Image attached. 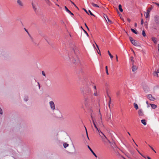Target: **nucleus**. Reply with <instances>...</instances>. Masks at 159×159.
Masks as SVG:
<instances>
[{"mask_svg":"<svg viewBox=\"0 0 159 159\" xmlns=\"http://www.w3.org/2000/svg\"><path fill=\"white\" fill-rule=\"evenodd\" d=\"M83 9L88 14H89L87 11L85 9L83 8Z\"/></svg>","mask_w":159,"mask_h":159,"instance_id":"obj_50","label":"nucleus"},{"mask_svg":"<svg viewBox=\"0 0 159 159\" xmlns=\"http://www.w3.org/2000/svg\"><path fill=\"white\" fill-rule=\"evenodd\" d=\"M156 5H157L158 7H159V3H156Z\"/></svg>","mask_w":159,"mask_h":159,"instance_id":"obj_64","label":"nucleus"},{"mask_svg":"<svg viewBox=\"0 0 159 159\" xmlns=\"http://www.w3.org/2000/svg\"><path fill=\"white\" fill-rule=\"evenodd\" d=\"M129 39L131 43H132L133 41L134 42V39L132 37H129Z\"/></svg>","mask_w":159,"mask_h":159,"instance_id":"obj_34","label":"nucleus"},{"mask_svg":"<svg viewBox=\"0 0 159 159\" xmlns=\"http://www.w3.org/2000/svg\"><path fill=\"white\" fill-rule=\"evenodd\" d=\"M116 61H118V56H117V55H116Z\"/></svg>","mask_w":159,"mask_h":159,"instance_id":"obj_54","label":"nucleus"},{"mask_svg":"<svg viewBox=\"0 0 159 159\" xmlns=\"http://www.w3.org/2000/svg\"><path fill=\"white\" fill-rule=\"evenodd\" d=\"M109 142L111 144V147L113 149L114 148L116 147L115 143L114 142L111 143L110 141H109Z\"/></svg>","mask_w":159,"mask_h":159,"instance_id":"obj_12","label":"nucleus"},{"mask_svg":"<svg viewBox=\"0 0 159 159\" xmlns=\"http://www.w3.org/2000/svg\"><path fill=\"white\" fill-rule=\"evenodd\" d=\"M100 136H101V138L102 139V141L103 142H106L107 140L109 141V140L108 139L107 137H106L105 135H104V136H102L100 134Z\"/></svg>","mask_w":159,"mask_h":159,"instance_id":"obj_8","label":"nucleus"},{"mask_svg":"<svg viewBox=\"0 0 159 159\" xmlns=\"http://www.w3.org/2000/svg\"><path fill=\"white\" fill-rule=\"evenodd\" d=\"M108 53L109 55L111 58L112 59L113 57V56L111 54V53L109 51H108Z\"/></svg>","mask_w":159,"mask_h":159,"instance_id":"obj_31","label":"nucleus"},{"mask_svg":"<svg viewBox=\"0 0 159 159\" xmlns=\"http://www.w3.org/2000/svg\"><path fill=\"white\" fill-rule=\"evenodd\" d=\"M111 119V114H110L109 116L108 115V119H107V121H109Z\"/></svg>","mask_w":159,"mask_h":159,"instance_id":"obj_39","label":"nucleus"},{"mask_svg":"<svg viewBox=\"0 0 159 159\" xmlns=\"http://www.w3.org/2000/svg\"><path fill=\"white\" fill-rule=\"evenodd\" d=\"M99 132L100 133H99V134H100L101 133V134H102V136H104V135H105L100 130H99Z\"/></svg>","mask_w":159,"mask_h":159,"instance_id":"obj_43","label":"nucleus"},{"mask_svg":"<svg viewBox=\"0 0 159 159\" xmlns=\"http://www.w3.org/2000/svg\"><path fill=\"white\" fill-rule=\"evenodd\" d=\"M106 73L107 74V75H108L109 73H108V70H106Z\"/></svg>","mask_w":159,"mask_h":159,"instance_id":"obj_56","label":"nucleus"},{"mask_svg":"<svg viewBox=\"0 0 159 159\" xmlns=\"http://www.w3.org/2000/svg\"><path fill=\"white\" fill-rule=\"evenodd\" d=\"M115 153L116 154V155H118L119 154V152L120 151V149L117 146L114 148L113 149Z\"/></svg>","mask_w":159,"mask_h":159,"instance_id":"obj_3","label":"nucleus"},{"mask_svg":"<svg viewBox=\"0 0 159 159\" xmlns=\"http://www.w3.org/2000/svg\"><path fill=\"white\" fill-rule=\"evenodd\" d=\"M143 19H142L141 24L142 25H143Z\"/></svg>","mask_w":159,"mask_h":159,"instance_id":"obj_57","label":"nucleus"},{"mask_svg":"<svg viewBox=\"0 0 159 159\" xmlns=\"http://www.w3.org/2000/svg\"><path fill=\"white\" fill-rule=\"evenodd\" d=\"M42 75L43 76H44L46 78V74H45V72L44 71H42Z\"/></svg>","mask_w":159,"mask_h":159,"instance_id":"obj_36","label":"nucleus"},{"mask_svg":"<svg viewBox=\"0 0 159 159\" xmlns=\"http://www.w3.org/2000/svg\"><path fill=\"white\" fill-rule=\"evenodd\" d=\"M24 30L28 34H29V32L28 31V30L25 28H24Z\"/></svg>","mask_w":159,"mask_h":159,"instance_id":"obj_48","label":"nucleus"},{"mask_svg":"<svg viewBox=\"0 0 159 159\" xmlns=\"http://www.w3.org/2000/svg\"><path fill=\"white\" fill-rule=\"evenodd\" d=\"M69 145V144L66 143H65L63 144V146L65 148H66Z\"/></svg>","mask_w":159,"mask_h":159,"instance_id":"obj_32","label":"nucleus"},{"mask_svg":"<svg viewBox=\"0 0 159 159\" xmlns=\"http://www.w3.org/2000/svg\"><path fill=\"white\" fill-rule=\"evenodd\" d=\"M88 147L89 148V149L90 150V151L92 153V154L95 156V157H97V156L95 154V153L93 151V150L91 149V148H90V147L88 145Z\"/></svg>","mask_w":159,"mask_h":159,"instance_id":"obj_14","label":"nucleus"},{"mask_svg":"<svg viewBox=\"0 0 159 159\" xmlns=\"http://www.w3.org/2000/svg\"><path fill=\"white\" fill-rule=\"evenodd\" d=\"M142 34L143 37H145L146 36V33H145V31L144 30H143L142 31Z\"/></svg>","mask_w":159,"mask_h":159,"instance_id":"obj_33","label":"nucleus"},{"mask_svg":"<svg viewBox=\"0 0 159 159\" xmlns=\"http://www.w3.org/2000/svg\"><path fill=\"white\" fill-rule=\"evenodd\" d=\"M152 9V8H149L147 10V12H148L149 13Z\"/></svg>","mask_w":159,"mask_h":159,"instance_id":"obj_44","label":"nucleus"},{"mask_svg":"<svg viewBox=\"0 0 159 159\" xmlns=\"http://www.w3.org/2000/svg\"><path fill=\"white\" fill-rule=\"evenodd\" d=\"M28 35H29V36L30 37V38H31L32 37L31 36V35L30 34H29H29H28Z\"/></svg>","mask_w":159,"mask_h":159,"instance_id":"obj_62","label":"nucleus"},{"mask_svg":"<svg viewBox=\"0 0 159 159\" xmlns=\"http://www.w3.org/2000/svg\"><path fill=\"white\" fill-rule=\"evenodd\" d=\"M109 101L108 102V106L110 108V105L111 102V99L110 97H109Z\"/></svg>","mask_w":159,"mask_h":159,"instance_id":"obj_29","label":"nucleus"},{"mask_svg":"<svg viewBox=\"0 0 159 159\" xmlns=\"http://www.w3.org/2000/svg\"><path fill=\"white\" fill-rule=\"evenodd\" d=\"M137 24L136 23H135L134 24V26L135 27H136L137 26Z\"/></svg>","mask_w":159,"mask_h":159,"instance_id":"obj_63","label":"nucleus"},{"mask_svg":"<svg viewBox=\"0 0 159 159\" xmlns=\"http://www.w3.org/2000/svg\"><path fill=\"white\" fill-rule=\"evenodd\" d=\"M28 35H29V36L30 37V38H31L32 37L31 36V35L30 34H29H29H28Z\"/></svg>","mask_w":159,"mask_h":159,"instance_id":"obj_60","label":"nucleus"},{"mask_svg":"<svg viewBox=\"0 0 159 159\" xmlns=\"http://www.w3.org/2000/svg\"><path fill=\"white\" fill-rule=\"evenodd\" d=\"M154 21L156 23L157 25H159V16H156L154 17Z\"/></svg>","mask_w":159,"mask_h":159,"instance_id":"obj_5","label":"nucleus"},{"mask_svg":"<svg viewBox=\"0 0 159 159\" xmlns=\"http://www.w3.org/2000/svg\"><path fill=\"white\" fill-rule=\"evenodd\" d=\"M131 31L133 32L134 33V34H138V32L137 31H136L134 29H131Z\"/></svg>","mask_w":159,"mask_h":159,"instance_id":"obj_27","label":"nucleus"},{"mask_svg":"<svg viewBox=\"0 0 159 159\" xmlns=\"http://www.w3.org/2000/svg\"><path fill=\"white\" fill-rule=\"evenodd\" d=\"M151 105L152 108L153 109H155L157 108V105L154 104H151Z\"/></svg>","mask_w":159,"mask_h":159,"instance_id":"obj_26","label":"nucleus"},{"mask_svg":"<svg viewBox=\"0 0 159 159\" xmlns=\"http://www.w3.org/2000/svg\"><path fill=\"white\" fill-rule=\"evenodd\" d=\"M150 147V148L152 150H154L153 148L150 145H148Z\"/></svg>","mask_w":159,"mask_h":159,"instance_id":"obj_51","label":"nucleus"},{"mask_svg":"<svg viewBox=\"0 0 159 159\" xmlns=\"http://www.w3.org/2000/svg\"><path fill=\"white\" fill-rule=\"evenodd\" d=\"M96 45V47H97V48H98V50H99V52L98 51H97V52H98V53H100V50L99 49V47H98V46L97 44L95 43Z\"/></svg>","mask_w":159,"mask_h":159,"instance_id":"obj_37","label":"nucleus"},{"mask_svg":"<svg viewBox=\"0 0 159 159\" xmlns=\"http://www.w3.org/2000/svg\"><path fill=\"white\" fill-rule=\"evenodd\" d=\"M84 127H85V130H86V134H87L88 138V139H89V138L88 136V133H87V130L86 128V127L85 126H84Z\"/></svg>","mask_w":159,"mask_h":159,"instance_id":"obj_41","label":"nucleus"},{"mask_svg":"<svg viewBox=\"0 0 159 159\" xmlns=\"http://www.w3.org/2000/svg\"><path fill=\"white\" fill-rule=\"evenodd\" d=\"M90 3L91 4L93 7H99L97 4L94 3L93 2H91Z\"/></svg>","mask_w":159,"mask_h":159,"instance_id":"obj_21","label":"nucleus"},{"mask_svg":"<svg viewBox=\"0 0 159 159\" xmlns=\"http://www.w3.org/2000/svg\"><path fill=\"white\" fill-rule=\"evenodd\" d=\"M93 124L94 127L96 128V129L98 131V133H100L99 129L98 128L93 120Z\"/></svg>","mask_w":159,"mask_h":159,"instance_id":"obj_17","label":"nucleus"},{"mask_svg":"<svg viewBox=\"0 0 159 159\" xmlns=\"http://www.w3.org/2000/svg\"><path fill=\"white\" fill-rule=\"evenodd\" d=\"M0 114L1 115H2L3 114V112L2 110V109L0 107Z\"/></svg>","mask_w":159,"mask_h":159,"instance_id":"obj_45","label":"nucleus"},{"mask_svg":"<svg viewBox=\"0 0 159 159\" xmlns=\"http://www.w3.org/2000/svg\"><path fill=\"white\" fill-rule=\"evenodd\" d=\"M134 42L133 41L131 43L135 46H139L138 43L137 42V41L134 40Z\"/></svg>","mask_w":159,"mask_h":159,"instance_id":"obj_19","label":"nucleus"},{"mask_svg":"<svg viewBox=\"0 0 159 159\" xmlns=\"http://www.w3.org/2000/svg\"><path fill=\"white\" fill-rule=\"evenodd\" d=\"M141 123L143 124L144 125H146V120L144 119H143L141 120Z\"/></svg>","mask_w":159,"mask_h":159,"instance_id":"obj_25","label":"nucleus"},{"mask_svg":"<svg viewBox=\"0 0 159 159\" xmlns=\"http://www.w3.org/2000/svg\"><path fill=\"white\" fill-rule=\"evenodd\" d=\"M38 84L39 89H40V83L39 82H38Z\"/></svg>","mask_w":159,"mask_h":159,"instance_id":"obj_55","label":"nucleus"},{"mask_svg":"<svg viewBox=\"0 0 159 159\" xmlns=\"http://www.w3.org/2000/svg\"><path fill=\"white\" fill-rule=\"evenodd\" d=\"M70 2H71V3L73 4L74 5V6L75 7H76V5L72 1H71V0H70Z\"/></svg>","mask_w":159,"mask_h":159,"instance_id":"obj_49","label":"nucleus"},{"mask_svg":"<svg viewBox=\"0 0 159 159\" xmlns=\"http://www.w3.org/2000/svg\"><path fill=\"white\" fill-rule=\"evenodd\" d=\"M144 15L146 18H148L149 17V13L148 12H144Z\"/></svg>","mask_w":159,"mask_h":159,"instance_id":"obj_22","label":"nucleus"},{"mask_svg":"<svg viewBox=\"0 0 159 159\" xmlns=\"http://www.w3.org/2000/svg\"><path fill=\"white\" fill-rule=\"evenodd\" d=\"M147 97L151 101H154L155 100V98L153 97L151 94L148 95Z\"/></svg>","mask_w":159,"mask_h":159,"instance_id":"obj_6","label":"nucleus"},{"mask_svg":"<svg viewBox=\"0 0 159 159\" xmlns=\"http://www.w3.org/2000/svg\"><path fill=\"white\" fill-rule=\"evenodd\" d=\"M76 50H77H77H76V49H75V50H74V52H75V54H77V53H76Z\"/></svg>","mask_w":159,"mask_h":159,"instance_id":"obj_59","label":"nucleus"},{"mask_svg":"<svg viewBox=\"0 0 159 159\" xmlns=\"http://www.w3.org/2000/svg\"><path fill=\"white\" fill-rule=\"evenodd\" d=\"M152 40L154 43L156 44L157 43V39L156 38L154 37H152Z\"/></svg>","mask_w":159,"mask_h":159,"instance_id":"obj_18","label":"nucleus"},{"mask_svg":"<svg viewBox=\"0 0 159 159\" xmlns=\"http://www.w3.org/2000/svg\"><path fill=\"white\" fill-rule=\"evenodd\" d=\"M29 99V97L28 96L25 95L24 96V100L25 102H27Z\"/></svg>","mask_w":159,"mask_h":159,"instance_id":"obj_23","label":"nucleus"},{"mask_svg":"<svg viewBox=\"0 0 159 159\" xmlns=\"http://www.w3.org/2000/svg\"><path fill=\"white\" fill-rule=\"evenodd\" d=\"M70 61L73 64H76L80 63V60L77 57H73L70 58Z\"/></svg>","mask_w":159,"mask_h":159,"instance_id":"obj_2","label":"nucleus"},{"mask_svg":"<svg viewBox=\"0 0 159 159\" xmlns=\"http://www.w3.org/2000/svg\"><path fill=\"white\" fill-rule=\"evenodd\" d=\"M65 10L66 11L68 12V13H69V14H70V15H72V16H73L74 15V14L72 13L68 9V8H67V7L65 6Z\"/></svg>","mask_w":159,"mask_h":159,"instance_id":"obj_10","label":"nucleus"},{"mask_svg":"<svg viewBox=\"0 0 159 159\" xmlns=\"http://www.w3.org/2000/svg\"><path fill=\"white\" fill-rule=\"evenodd\" d=\"M95 96H98V95L97 94V90L96 91H94V93L93 94Z\"/></svg>","mask_w":159,"mask_h":159,"instance_id":"obj_38","label":"nucleus"},{"mask_svg":"<svg viewBox=\"0 0 159 159\" xmlns=\"http://www.w3.org/2000/svg\"><path fill=\"white\" fill-rule=\"evenodd\" d=\"M120 94V92L119 91H118L116 93V95L117 96H118Z\"/></svg>","mask_w":159,"mask_h":159,"instance_id":"obj_42","label":"nucleus"},{"mask_svg":"<svg viewBox=\"0 0 159 159\" xmlns=\"http://www.w3.org/2000/svg\"><path fill=\"white\" fill-rule=\"evenodd\" d=\"M159 73V69L157 70V71H155L153 73V75L155 76L158 77V73Z\"/></svg>","mask_w":159,"mask_h":159,"instance_id":"obj_13","label":"nucleus"},{"mask_svg":"<svg viewBox=\"0 0 159 159\" xmlns=\"http://www.w3.org/2000/svg\"><path fill=\"white\" fill-rule=\"evenodd\" d=\"M45 1L47 4L48 5L50 4L51 2L49 0H45Z\"/></svg>","mask_w":159,"mask_h":159,"instance_id":"obj_35","label":"nucleus"},{"mask_svg":"<svg viewBox=\"0 0 159 159\" xmlns=\"http://www.w3.org/2000/svg\"><path fill=\"white\" fill-rule=\"evenodd\" d=\"M89 102V100L88 98H85L84 104L86 106L88 105Z\"/></svg>","mask_w":159,"mask_h":159,"instance_id":"obj_15","label":"nucleus"},{"mask_svg":"<svg viewBox=\"0 0 159 159\" xmlns=\"http://www.w3.org/2000/svg\"><path fill=\"white\" fill-rule=\"evenodd\" d=\"M134 59V57H130V61H131L132 63V65H134V60H133Z\"/></svg>","mask_w":159,"mask_h":159,"instance_id":"obj_28","label":"nucleus"},{"mask_svg":"<svg viewBox=\"0 0 159 159\" xmlns=\"http://www.w3.org/2000/svg\"><path fill=\"white\" fill-rule=\"evenodd\" d=\"M28 35H29V36L30 37V38H31L32 37L31 36V35L30 34H29H29H28Z\"/></svg>","mask_w":159,"mask_h":159,"instance_id":"obj_61","label":"nucleus"},{"mask_svg":"<svg viewBox=\"0 0 159 159\" xmlns=\"http://www.w3.org/2000/svg\"><path fill=\"white\" fill-rule=\"evenodd\" d=\"M134 108H135V109L136 110H137L139 108L138 105L137 104H136V103H134Z\"/></svg>","mask_w":159,"mask_h":159,"instance_id":"obj_30","label":"nucleus"},{"mask_svg":"<svg viewBox=\"0 0 159 159\" xmlns=\"http://www.w3.org/2000/svg\"><path fill=\"white\" fill-rule=\"evenodd\" d=\"M17 3L20 6L23 7V6L22 2L20 0H17Z\"/></svg>","mask_w":159,"mask_h":159,"instance_id":"obj_20","label":"nucleus"},{"mask_svg":"<svg viewBox=\"0 0 159 159\" xmlns=\"http://www.w3.org/2000/svg\"><path fill=\"white\" fill-rule=\"evenodd\" d=\"M84 25H85V26H86V27L87 28V30H89V28H88V26H87L86 23H85L84 24Z\"/></svg>","mask_w":159,"mask_h":159,"instance_id":"obj_47","label":"nucleus"},{"mask_svg":"<svg viewBox=\"0 0 159 159\" xmlns=\"http://www.w3.org/2000/svg\"><path fill=\"white\" fill-rule=\"evenodd\" d=\"M84 31L85 33L88 36H89V34L88 33H87V32L84 30H83Z\"/></svg>","mask_w":159,"mask_h":159,"instance_id":"obj_46","label":"nucleus"},{"mask_svg":"<svg viewBox=\"0 0 159 159\" xmlns=\"http://www.w3.org/2000/svg\"><path fill=\"white\" fill-rule=\"evenodd\" d=\"M0 57L2 59L8 60L11 57V55L9 52L6 50H2L1 52Z\"/></svg>","mask_w":159,"mask_h":159,"instance_id":"obj_1","label":"nucleus"},{"mask_svg":"<svg viewBox=\"0 0 159 159\" xmlns=\"http://www.w3.org/2000/svg\"><path fill=\"white\" fill-rule=\"evenodd\" d=\"M137 69V68L134 65L132 67V69L133 72H134Z\"/></svg>","mask_w":159,"mask_h":159,"instance_id":"obj_16","label":"nucleus"},{"mask_svg":"<svg viewBox=\"0 0 159 159\" xmlns=\"http://www.w3.org/2000/svg\"><path fill=\"white\" fill-rule=\"evenodd\" d=\"M89 12L90 14V15H91V16H95V15H93L92 13V12H91V11L90 10H89Z\"/></svg>","mask_w":159,"mask_h":159,"instance_id":"obj_40","label":"nucleus"},{"mask_svg":"<svg viewBox=\"0 0 159 159\" xmlns=\"http://www.w3.org/2000/svg\"><path fill=\"white\" fill-rule=\"evenodd\" d=\"M49 104L51 108L54 110L55 109V104L52 101H51L49 102Z\"/></svg>","mask_w":159,"mask_h":159,"instance_id":"obj_4","label":"nucleus"},{"mask_svg":"<svg viewBox=\"0 0 159 159\" xmlns=\"http://www.w3.org/2000/svg\"><path fill=\"white\" fill-rule=\"evenodd\" d=\"M103 16L105 18L106 20H107V19H106V18H107V19L108 21L109 22H110V23H112V21L109 19L108 16L106 14H103Z\"/></svg>","mask_w":159,"mask_h":159,"instance_id":"obj_11","label":"nucleus"},{"mask_svg":"<svg viewBox=\"0 0 159 159\" xmlns=\"http://www.w3.org/2000/svg\"><path fill=\"white\" fill-rule=\"evenodd\" d=\"M127 20L129 22L130 21V20L129 18L127 19Z\"/></svg>","mask_w":159,"mask_h":159,"instance_id":"obj_58","label":"nucleus"},{"mask_svg":"<svg viewBox=\"0 0 159 159\" xmlns=\"http://www.w3.org/2000/svg\"><path fill=\"white\" fill-rule=\"evenodd\" d=\"M138 114L139 116H144V114L143 110L142 109H139L138 111Z\"/></svg>","mask_w":159,"mask_h":159,"instance_id":"obj_9","label":"nucleus"},{"mask_svg":"<svg viewBox=\"0 0 159 159\" xmlns=\"http://www.w3.org/2000/svg\"><path fill=\"white\" fill-rule=\"evenodd\" d=\"M32 5L33 6V8L34 10V11H35L36 14L37 15H39V12L37 10V8L35 7V6L33 4V3H32Z\"/></svg>","mask_w":159,"mask_h":159,"instance_id":"obj_7","label":"nucleus"},{"mask_svg":"<svg viewBox=\"0 0 159 159\" xmlns=\"http://www.w3.org/2000/svg\"><path fill=\"white\" fill-rule=\"evenodd\" d=\"M93 88L94 89V91H96V86H94L93 87Z\"/></svg>","mask_w":159,"mask_h":159,"instance_id":"obj_53","label":"nucleus"},{"mask_svg":"<svg viewBox=\"0 0 159 159\" xmlns=\"http://www.w3.org/2000/svg\"><path fill=\"white\" fill-rule=\"evenodd\" d=\"M2 28L1 26H0V33L2 32Z\"/></svg>","mask_w":159,"mask_h":159,"instance_id":"obj_52","label":"nucleus"},{"mask_svg":"<svg viewBox=\"0 0 159 159\" xmlns=\"http://www.w3.org/2000/svg\"><path fill=\"white\" fill-rule=\"evenodd\" d=\"M119 7V9L120 10V11L121 12H122L123 11V10L122 8V6L121 4H119L118 6Z\"/></svg>","mask_w":159,"mask_h":159,"instance_id":"obj_24","label":"nucleus"}]
</instances>
